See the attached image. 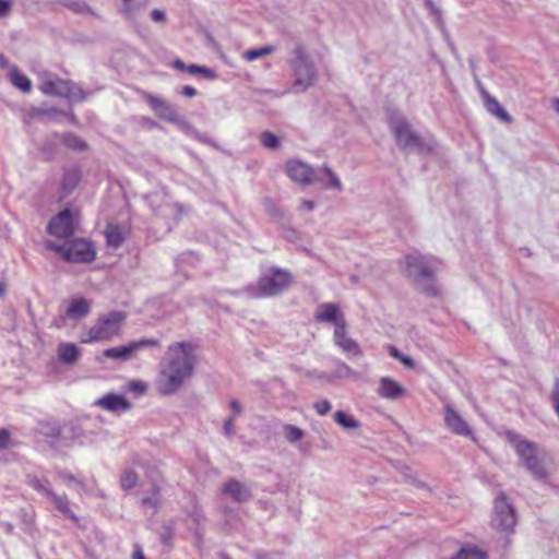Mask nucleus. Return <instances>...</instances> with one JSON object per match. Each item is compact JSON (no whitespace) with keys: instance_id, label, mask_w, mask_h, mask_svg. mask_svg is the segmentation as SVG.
I'll return each instance as SVG.
<instances>
[{"instance_id":"1","label":"nucleus","mask_w":559,"mask_h":559,"mask_svg":"<svg viewBox=\"0 0 559 559\" xmlns=\"http://www.w3.org/2000/svg\"><path fill=\"white\" fill-rule=\"evenodd\" d=\"M168 355L156 379V389L165 396L176 394L193 377L198 361L195 347L190 342L169 345Z\"/></svg>"},{"instance_id":"2","label":"nucleus","mask_w":559,"mask_h":559,"mask_svg":"<svg viewBox=\"0 0 559 559\" xmlns=\"http://www.w3.org/2000/svg\"><path fill=\"white\" fill-rule=\"evenodd\" d=\"M506 438L513 445L522 465L535 479L544 480L548 478V456L543 449L534 442L522 439L511 430L506 432Z\"/></svg>"},{"instance_id":"3","label":"nucleus","mask_w":559,"mask_h":559,"mask_svg":"<svg viewBox=\"0 0 559 559\" xmlns=\"http://www.w3.org/2000/svg\"><path fill=\"white\" fill-rule=\"evenodd\" d=\"M404 270L418 287L429 296H437L439 290L435 284L437 261L420 253H411L403 259Z\"/></svg>"},{"instance_id":"4","label":"nucleus","mask_w":559,"mask_h":559,"mask_svg":"<svg viewBox=\"0 0 559 559\" xmlns=\"http://www.w3.org/2000/svg\"><path fill=\"white\" fill-rule=\"evenodd\" d=\"M126 318L123 311L102 314L93 325L82 331L80 341L85 344L109 342L121 334Z\"/></svg>"},{"instance_id":"5","label":"nucleus","mask_w":559,"mask_h":559,"mask_svg":"<svg viewBox=\"0 0 559 559\" xmlns=\"http://www.w3.org/2000/svg\"><path fill=\"white\" fill-rule=\"evenodd\" d=\"M389 124L395 142L401 150L416 151L419 153L431 150L401 114H392L389 118Z\"/></svg>"},{"instance_id":"6","label":"nucleus","mask_w":559,"mask_h":559,"mask_svg":"<svg viewBox=\"0 0 559 559\" xmlns=\"http://www.w3.org/2000/svg\"><path fill=\"white\" fill-rule=\"evenodd\" d=\"M293 60L290 62L294 72L293 93H305L317 82L318 74L313 62L309 59L306 49L298 45L293 50Z\"/></svg>"},{"instance_id":"7","label":"nucleus","mask_w":559,"mask_h":559,"mask_svg":"<svg viewBox=\"0 0 559 559\" xmlns=\"http://www.w3.org/2000/svg\"><path fill=\"white\" fill-rule=\"evenodd\" d=\"M292 283V275L288 271L272 267L260 278L257 286H249L248 293L252 297H270L284 292Z\"/></svg>"},{"instance_id":"8","label":"nucleus","mask_w":559,"mask_h":559,"mask_svg":"<svg viewBox=\"0 0 559 559\" xmlns=\"http://www.w3.org/2000/svg\"><path fill=\"white\" fill-rule=\"evenodd\" d=\"M47 248L61 254L69 262H92L95 259V249L91 241L76 238L64 245L47 242Z\"/></svg>"},{"instance_id":"9","label":"nucleus","mask_w":559,"mask_h":559,"mask_svg":"<svg viewBox=\"0 0 559 559\" xmlns=\"http://www.w3.org/2000/svg\"><path fill=\"white\" fill-rule=\"evenodd\" d=\"M39 90L45 95L64 97L70 102H81L86 98L83 90L70 80H44L39 85Z\"/></svg>"},{"instance_id":"10","label":"nucleus","mask_w":559,"mask_h":559,"mask_svg":"<svg viewBox=\"0 0 559 559\" xmlns=\"http://www.w3.org/2000/svg\"><path fill=\"white\" fill-rule=\"evenodd\" d=\"M78 226V212L66 209L49 222L48 233L58 238H69L75 234Z\"/></svg>"},{"instance_id":"11","label":"nucleus","mask_w":559,"mask_h":559,"mask_svg":"<svg viewBox=\"0 0 559 559\" xmlns=\"http://www.w3.org/2000/svg\"><path fill=\"white\" fill-rule=\"evenodd\" d=\"M515 524V510L513 506L508 502L506 495L500 493L495 501L492 525L498 531L509 532L513 530Z\"/></svg>"},{"instance_id":"12","label":"nucleus","mask_w":559,"mask_h":559,"mask_svg":"<svg viewBox=\"0 0 559 559\" xmlns=\"http://www.w3.org/2000/svg\"><path fill=\"white\" fill-rule=\"evenodd\" d=\"M285 173L292 181L300 186H310L316 181H322V177L317 174V170L297 158L288 159L285 163Z\"/></svg>"},{"instance_id":"13","label":"nucleus","mask_w":559,"mask_h":559,"mask_svg":"<svg viewBox=\"0 0 559 559\" xmlns=\"http://www.w3.org/2000/svg\"><path fill=\"white\" fill-rule=\"evenodd\" d=\"M158 345L159 343L155 338H141L122 346L107 348L103 352V356L114 360L126 361L135 357L136 353L144 347Z\"/></svg>"},{"instance_id":"14","label":"nucleus","mask_w":559,"mask_h":559,"mask_svg":"<svg viewBox=\"0 0 559 559\" xmlns=\"http://www.w3.org/2000/svg\"><path fill=\"white\" fill-rule=\"evenodd\" d=\"M144 97L148 105L151 106V108L160 119H164L178 126L183 124V119L179 116L176 108L173 107L168 102L148 93L145 94Z\"/></svg>"},{"instance_id":"15","label":"nucleus","mask_w":559,"mask_h":559,"mask_svg":"<svg viewBox=\"0 0 559 559\" xmlns=\"http://www.w3.org/2000/svg\"><path fill=\"white\" fill-rule=\"evenodd\" d=\"M347 323L341 322L340 328H334V344L347 356L360 357L362 350L360 345L353 340L346 332Z\"/></svg>"},{"instance_id":"16","label":"nucleus","mask_w":559,"mask_h":559,"mask_svg":"<svg viewBox=\"0 0 559 559\" xmlns=\"http://www.w3.org/2000/svg\"><path fill=\"white\" fill-rule=\"evenodd\" d=\"M95 404L100 408L108 411L114 414H122L131 409V403L126 396L115 393H108L103 397L98 399Z\"/></svg>"},{"instance_id":"17","label":"nucleus","mask_w":559,"mask_h":559,"mask_svg":"<svg viewBox=\"0 0 559 559\" xmlns=\"http://www.w3.org/2000/svg\"><path fill=\"white\" fill-rule=\"evenodd\" d=\"M444 421L451 432L459 436L473 438V430L451 405L445 406Z\"/></svg>"},{"instance_id":"18","label":"nucleus","mask_w":559,"mask_h":559,"mask_svg":"<svg viewBox=\"0 0 559 559\" xmlns=\"http://www.w3.org/2000/svg\"><path fill=\"white\" fill-rule=\"evenodd\" d=\"M377 394L385 400H399L407 395V390L396 380L390 377H382L379 380Z\"/></svg>"},{"instance_id":"19","label":"nucleus","mask_w":559,"mask_h":559,"mask_svg":"<svg viewBox=\"0 0 559 559\" xmlns=\"http://www.w3.org/2000/svg\"><path fill=\"white\" fill-rule=\"evenodd\" d=\"M314 319L318 322L334 323L335 328H340L341 321L343 324L346 323L345 317L341 312L338 305L334 302L320 305L316 312Z\"/></svg>"},{"instance_id":"20","label":"nucleus","mask_w":559,"mask_h":559,"mask_svg":"<svg viewBox=\"0 0 559 559\" xmlns=\"http://www.w3.org/2000/svg\"><path fill=\"white\" fill-rule=\"evenodd\" d=\"M48 500L64 519L79 525L80 519L74 511V506L71 503L67 495H58L56 492L49 493Z\"/></svg>"},{"instance_id":"21","label":"nucleus","mask_w":559,"mask_h":559,"mask_svg":"<svg viewBox=\"0 0 559 559\" xmlns=\"http://www.w3.org/2000/svg\"><path fill=\"white\" fill-rule=\"evenodd\" d=\"M223 492L237 502H245L251 498L250 488L237 479L226 481L223 486Z\"/></svg>"},{"instance_id":"22","label":"nucleus","mask_w":559,"mask_h":559,"mask_svg":"<svg viewBox=\"0 0 559 559\" xmlns=\"http://www.w3.org/2000/svg\"><path fill=\"white\" fill-rule=\"evenodd\" d=\"M148 2L150 0H122L119 12L126 21L134 25L136 23L138 15L146 8Z\"/></svg>"},{"instance_id":"23","label":"nucleus","mask_w":559,"mask_h":559,"mask_svg":"<svg viewBox=\"0 0 559 559\" xmlns=\"http://www.w3.org/2000/svg\"><path fill=\"white\" fill-rule=\"evenodd\" d=\"M92 302L83 297L74 298L69 302L66 316L72 320L85 318L91 312Z\"/></svg>"},{"instance_id":"24","label":"nucleus","mask_w":559,"mask_h":559,"mask_svg":"<svg viewBox=\"0 0 559 559\" xmlns=\"http://www.w3.org/2000/svg\"><path fill=\"white\" fill-rule=\"evenodd\" d=\"M58 358L61 362L72 365L81 354L80 348L74 343H61L57 349Z\"/></svg>"},{"instance_id":"25","label":"nucleus","mask_w":559,"mask_h":559,"mask_svg":"<svg viewBox=\"0 0 559 559\" xmlns=\"http://www.w3.org/2000/svg\"><path fill=\"white\" fill-rule=\"evenodd\" d=\"M317 174L322 177L321 182L324 185V188L338 192L343 190L340 177L329 166H323Z\"/></svg>"},{"instance_id":"26","label":"nucleus","mask_w":559,"mask_h":559,"mask_svg":"<svg viewBox=\"0 0 559 559\" xmlns=\"http://www.w3.org/2000/svg\"><path fill=\"white\" fill-rule=\"evenodd\" d=\"M105 237L108 246L118 248L124 241V234L120 226L108 224L105 228Z\"/></svg>"},{"instance_id":"27","label":"nucleus","mask_w":559,"mask_h":559,"mask_svg":"<svg viewBox=\"0 0 559 559\" xmlns=\"http://www.w3.org/2000/svg\"><path fill=\"white\" fill-rule=\"evenodd\" d=\"M486 109L504 122L510 123L512 121L511 116L504 110L499 102L489 95L486 96Z\"/></svg>"},{"instance_id":"28","label":"nucleus","mask_w":559,"mask_h":559,"mask_svg":"<svg viewBox=\"0 0 559 559\" xmlns=\"http://www.w3.org/2000/svg\"><path fill=\"white\" fill-rule=\"evenodd\" d=\"M334 420L345 430H356L361 426L357 419L344 411H336L334 413Z\"/></svg>"},{"instance_id":"29","label":"nucleus","mask_w":559,"mask_h":559,"mask_svg":"<svg viewBox=\"0 0 559 559\" xmlns=\"http://www.w3.org/2000/svg\"><path fill=\"white\" fill-rule=\"evenodd\" d=\"M10 79L12 84L21 90L23 93H29L32 90V82L31 80L20 72L16 68L12 69L10 72Z\"/></svg>"},{"instance_id":"30","label":"nucleus","mask_w":559,"mask_h":559,"mask_svg":"<svg viewBox=\"0 0 559 559\" xmlns=\"http://www.w3.org/2000/svg\"><path fill=\"white\" fill-rule=\"evenodd\" d=\"M139 481V475L130 467L124 468L120 476V486L123 490L132 489Z\"/></svg>"},{"instance_id":"31","label":"nucleus","mask_w":559,"mask_h":559,"mask_svg":"<svg viewBox=\"0 0 559 559\" xmlns=\"http://www.w3.org/2000/svg\"><path fill=\"white\" fill-rule=\"evenodd\" d=\"M283 432L285 439L293 444L297 443L305 437V431L301 428L292 424L284 425Z\"/></svg>"},{"instance_id":"32","label":"nucleus","mask_w":559,"mask_h":559,"mask_svg":"<svg viewBox=\"0 0 559 559\" xmlns=\"http://www.w3.org/2000/svg\"><path fill=\"white\" fill-rule=\"evenodd\" d=\"M486 558H487L486 554L480 551L477 548L463 547L455 555L451 556L449 559H486Z\"/></svg>"},{"instance_id":"33","label":"nucleus","mask_w":559,"mask_h":559,"mask_svg":"<svg viewBox=\"0 0 559 559\" xmlns=\"http://www.w3.org/2000/svg\"><path fill=\"white\" fill-rule=\"evenodd\" d=\"M261 144L269 150H275L281 145L280 138L270 131H264L260 135Z\"/></svg>"},{"instance_id":"34","label":"nucleus","mask_w":559,"mask_h":559,"mask_svg":"<svg viewBox=\"0 0 559 559\" xmlns=\"http://www.w3.org/2000/svg\"><path fill=\"white\" fill-rule=\"evenodd\" d=\"M273 51H274V48L272 46H264V47H260V48H257V49L247 50L243 53V58L247 61H253V60H257V59L262 58L264 56L271 55Z\"/></svg>"},{"instance_id":"35","label":"nucleus","mask_w":559,"mask_h":559,"mask_svg":"<svg viewBox=\"0 0 559 559\" xmlns=\"http://www.w3.org/2000/svg\"><path fill=\"white\" fill-rule=\"evenodd\" d=\"M64 144L78 151H84L87 147L86 143L81 138L72 133L64 135Z\"/></svg>"},{"instance_id":"36","label":"nucleus","mask_w":559,"mask_h":559,"mask_svg":"<svg viewBox=\"0 0 559 559\" xmlns=\"http://www.w3.org/2000/svg\"><path fill=\"white\" fill-rule=\"evenodd\" d=\"M29 485L39 493L44 495L47 499H49V493H53L55 491L49 487L48 483H43L37 478H31Z\"/></svg>"},{"instance_id":"37","label":"nucleus","mask_w":559,"mask_h":559,"mask_svg":"<svg viewBox=\"0 0 559 559\" xmlns=\"http://www.w3.org/2000/svg\"><path fill=\"white\" fill-rule=\"evenodd\" d=\"M187 72H189L190 74H202L206 79L215 78V72L212 69H210L207 67H203V66H198V64L189 66L187 68Z\"/></svg>"},{"instance_id":"38","label":"nucleus","mask_w":559,"mask_h":559,"mask_svg":"<svg viewBox=\"0 0 559 559\" xmlns=\"http://www.w3.org/2000/svg\"><path fill=\"white\" fill-rule=\"evenodd\" d=\"M159 501V489L155 485L152 488V493L148 497L142 498L141 502L143 506H148L153 509L157 508Z\"/></svg>"},{"instance_id":"39","label":"nucleus","mask_w":559,"mask_h":559,"mask_svg":"<svg viewBox=\"0 0 559 559\" xmlns=\"http://www.w3.org/2000/svg\"><path fill=\"white\" fill-rule=\"evenodd\" d=\"M66 5L73 12L79 14H85L91 13V8L85 3L81 1H69L66 3Z\"/></svg>"},{"instance_id":"40","label":"nucleus","mask_w":559,"mask_h":559,"mask_svg":"<svg viewBox=\"0 0 559 559\" xmlns=\"http://www.w3.org/2000/svg\"><path fill=\"white\" fill-rule=\"evenodd\" d=\"M313 408L319 416H324L330 413L332 405L329 400L322 399L313 403Z\"/></svg>"},{"instance_id":"41","label":"nucleus","mask_w":559,"mask_h":559,"mask_svg":"<svg viewBox=\"0 0 559 559\" xmlns=\"http://www.w3.org/2000/svg\"><path fill=\"white\" fill-rule=\"evenodd\" d=\"M390 355H391L392 357L397 358V359H399V360H400V361H401L405 367H407V368H414V366H415V364H414V361H413V359H412V358H409V357H407V356L402 355V354L399 352V349H397V348H395V347H391V348H390Z\"/></svg>"},{"instance_id":"42","label":"nucleus","mask_w":559,"mask_h":559,"mask_svg":"<svg viewBox=\"0 0 559 559\" xmlns=\"http://www.w3.org/2000/svg\"><path fill=\"white\" fill-rule=\"evenodd\" d=\"M128 390L136 393L138 395H141L146 392L147 384L144 383L143 381L133 380L128 383Z\"/></svg>"},{"instance_id":"43","label":"nucleus","mask_w":559,"mask_h":559,"mask_svg":"<svg viewBox=\"0 0 559 559\" xmlns=\"http://www.w3.org/2000/svg\"><path fill=\"white\" fill-rule=\"evenodd\" d=\"M151 19L154 23L164 24L167 20L166 12L162 9H153L151 11Z\"/></svg>"},{"instance_id":"44","label":"nucleus","mask_w":559,"mask_h":559,"mask_svg":"<svg viewBox=\"0 0 559 559\" xmlns=\"http://www.w3.org/2000/svg\"><path fill=\"white\" fill-rule=\"evenodd\" d=\"M11 435L5 428L0 429V450H5L10 445Z\"/></svg>"},{"instance_id":"45","label":"nucleus","mask_w":559,"mask_h":559,"mask_svg":"<svg viewBox=\"0 0 559 559\" xmlns=\"http://www.w3.org/2000/svg\"><path fill=\"white\" fill-rule=\"evenodd\" d=\"M234 420H235V417L230 416V417L226 418L224 421L223 429L227 437H231L234 435Z\"/></svg>"},{"instance_id":"46","label":"nucleus","mask_w":559,"mask_h":559,"mask_svg":"<svg viewBox=\"0 0 559 559\" xmlns=\"http://www.w3.org/2000/svg\"><path fill=\"white\" fill-rule=\"evenodd\" d=\"M340 368L342 370V374L345 377L350 378H358V373L354 371L350 367H348L346 364L342 362L340 364Z\"/></svg>"},{"instance_id":"47","label":"nucleus","mask_w":559,"mask_h":559,"mask_svg":"<svg viewBox=\"0 0 559 559\" xmlns=\"http://www.w3.org/2000/svg\"><path fill=\"white\" fill-rule=\"evenodd\" d=\"M552 401H554V406L558 407L559 406V379L558 378L555 380V384H554Z\"/></svg>"},{"instance_id":"48","label":"nucleus","mask_w":559,"mask_h":559,"mask_svg":"<svg viewBox=\"0 0 559 559\" xmlns=\"http://www.w3.org/2000/svg\"><path fill=\"white\" fill-rule=\"evenodd\" d=\"M229 407L234 412V417L238 416V415H240L242 413L241 404L237 400H235V399L229 402Z\"/></svg>"},{"instance_id":"49","label":"nucleus","mask_w":559,"mask_h":559,"mask_svg":"<svg viewBox=\"0 0 559 559\" xmlns=\"http://www.w3.org/2000/svg\"><path fill=\"white\" fill-rule=\"evenodd\" d=\"M11 10V2L8 0H0V16L7 15Z\"/></svg>"},{"instance_id":"50","label":"nucleus","mask_w":559,"mask_h":559,"mask_svg":"<svg viewBox=\"0 0 559 559\" xmlns=\"http://www.w3.org/2000/svg\"><path fill=\"white\" fill-rule=\"evenodd\" d=\"M316 207V204L313 201H310V200H302L301 203H300V206L299 209L300 210H306L308 212H312Z\"/></svg>"},{"instance_id":"51","label":"nucleus","mask_w":559,"mask_h":559,"mask_svg":"<svg viewBox=\"0 0 559 559\" xmlns=\"http://www.w3.org/2000/svg\"><path fill=\"white\" fill-rule=\"evenodd\" d=\"M182 94L187 97H193L197 95V90L192 86L187 85L182 88Z\"/></svg>"},{"instance_id":"52","label":"nucleus","mask_w":559,"mask_h":559,"mask_svg":"<svg viewBox=\"0 0 559 559\" xmlns=\"http://www.w3.org/2000/svg\"><path fill=\"white\" fill-rule=\"evenodd\" d=\"M132 559H145V556L140 546H135Z\"/></svg>"},{"instance_id":"53","label":"nucleus","mask_w":559,"mask_h":559,"mask_svg":"<svg viewBox=\"0 0 559 559\" xmlns=\"http://www.w3.org/2000/svg\"><path fill=\"white\" fill-rule=\"evenodd\" d=\"M174 67H175L176 69L180 70V71H187V68H188V67L183 63V61H182V60H180V59H176V60L174 61Z\"/></svg>"},{"instance_id":"54","label":"nucleus","mask_w":559,"mask_h":559,"mask_svg":"<svg viewBox=\"0 0 559 559\" xmlns=\"http://www.w3.org/2000/svg\"><path fill=\"white\" fill-rule=\"evenodd\" d=\"M162 542L167 545V546H170L171 545V533L170 532H167L165 534L162 535Z\"/></svg>"},{"instance_id":"55","label":"nucleus","mask_w":559,"mask_h":559,"mask_svg":"<svg viewBox=\"0 0 559 559\" xmlns=\"http://www.w3.org/2000/svg\"><path fill=\"white\" fill-rule=\"evenodd\" d=\"M551 106H552V109H554L557 114H559V98H555V99H552V104H551Z\"/></svg>"},{"instance_id":"56","label":"nucleus","mask_w":559,"mask_h":559,"mask_svg":"<svg viewBox=\"0 0 559 559\" xmlns=\"http://www.w3.org/2000/svg\"><path fill=\"white\" fill-rule=\"evenodd\" d=\"M4 293H5V286L2 283H0V297H2L4 295Z\"/></svg>"},{"instance_id":"57","label":"nucleus","mask_w":559,"mask_h":559,"mask_svg":"<svg viewBox=\"0 0 559 559\" xmlns=\"http://www.w3.org/2000/svg\"><path fill=\"white\" fill-rule=\"evenodd\" d=\"M219 557H221V559H229L226 554H221Z\"/></svg>"}]
</instances>
